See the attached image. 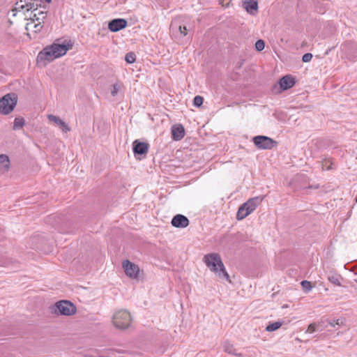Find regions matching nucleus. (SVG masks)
<instances>
[{"label":"nucleus","mask_w":357,"mask_h":357,"mask_svg":"<svg viewBox=\"0 0 357 357\" xmlns=\"http://www.w3.org/2000/svg\"><path fill=\"white\" fill-rule=\"evenodd\" d=\"M172 137L175 141L182 139L185 136V129L182 124H175L172 127Z\"/></svg>","instance_id":"13"},{"label":"nucleus","mask_w":357,"mask_h":357,"mask_svg":"<svg viewBox=\"0 0 357 357\" xmlns=\"http://www.w3.org/2000/svg\"><path fill=\"white\" fill-rule=\"evenodd\" d=\"M225 1L224 0H220V3L224 6Z\"/></svg>","instance_id":"33"},{"label":"nucleus","mask_w":357,"mask_h":357,"mask_svg":"<svg viewBox=\"0 0 357 357\" xmlns=\"http://www.w3.org/2000/svg\"><path fill=\"white\" fill-rule=\"evenodd\" d=\"M122 265L127 276L132 279L138 278L140 270L137 265L129 260H124Z\"/></svg>","instance_id":"9"},{"label":"nucleus","mask_w":357,"mask_h":357,"mask_svg":"<svg viewBox=\"0 0 357 357\" xmlns=\"http://www.w3.org/2000/svg\"><path fill=\"white\" fill-rule=\"evenodd\" d=\"M301 286L303 289L307 292L310 291L312 288L311 282L307 280L302 281Z\"/></svg>","instance_id":"27"},{"label":"nucleus","mask_w":357,"mask_h":357,"mask_svg":"<svg viewBox=\"0 0 357 357\" xmlns=\"http://www.w3.org/2000/svg\"><path fill=\"white\" fill-rule=\"evenodd\" d=\"M125 60L128 63H133L136 60V55L134 52H128L126 54Z\"/></svg>","instance_id":"25"},{"label":"nucleus","mask_w":357,"mask_h":357,"mask_svg":"<svg viewBox=\"0 0 357 357\" xmlns=\"http://www.w3.org/2000/svg\"><path fill=\"white\" fill-rule=\"evenodd\" d=\"M331 325L332 326H335V325H339V320L337 319V321H333V322H331Z\"/></svg>","instance_id":"32"},{"label":"nucleus","mask_w":357,"mask_h":357,"mask_svg":"<svg viewBox=\"0 0 357 357\" xmlns=\"http://www.w3.org/2000/svg\"><path fill=\"white\" fill-rule=\"evenodd\" d=\"M10 165L9 157L6 154H0V172H7L10 169Z\"/></svg>","instance_id":"20"},{"label":"nucleus","mask_w":357,"mask_h":357,"mask_svg":"<svg viewBox=\"0 0 357 357\" xmlns=\"http://www.w3.org/2000/svg\"><path fill=\"white\" fill-rule=\"evenodd\" d=\"M172 226L177 228H185L189 225V220L183 215H176L171 222Z\"/></svg>","instance_id":"12"},{"label":"nucleus","mask_w":357,"mask_h":357,"mask_svg":"<svg viewBox=\"0 0 357 357\" xmlns=\"http://www.w3.org/2000/svg\"><path fill=\"white\" fill-rule=\"evenodd\" d=\"M149 144L135 140L133 142V152L135 155H144L148 153Z\"/></svg>","instance_id":"15"},{"label":"nucleus","mask_w":357,"mask_h":357,"mask_svg":"<svg viewBox=\"0 0 357 357\" xmlns=\"http://www.w3.org/2000/svg\"><path fill=\"white\" fill-rule=\"evenodd\" d=\"M254 144L259 149H272L278 146V142L264 135H257L252 138Z\"/></svg>","instance_id":"7"},{"label":"nucleus","mask_w":357,"mask_h":357,"mask_svg":"<svg viewBox=\"0 0 357 357\" xmlns=\"http://www.w3.org/2000/svg\"><path fill=\"white\" fill-rule=\"evenodd\" d=\"M44 24L43 22H29L26 24L25 29L29 32L31 31L33 34L40 33L43 29Z\"/></svg>","instance_id":"17"},{"label":"nucleus","mask_w":357,"mask_h":357,"mask_svg":"<svg viewBox=\"0 0 357 357\" xmlns=\"http://www.w3.org/2000/svg\"><path fill=\"white\" fill-rule=\"evenodd\" d=\"M22 1L16 3V6L13 11L25 10L26 11L31 10V13L38 11L39 7H41V0H34L33 1L26 2L25 4H22Z\"/></svg>","instance_id":"8"},{"label":"nucleus","mask_w":357,"mask_h":357,"mask_svg":"<svg viewBox=\"0 0 357 357\" xmlns=\"http://www.w3.org/2000/svg\"><path fill=\"white\" fill-rule=\"evenodd\" d=\"M203 98L200 96H196L193 100V104L195 107H200L203 104Z\"/></svg>","instance_id":"28"},{"label":"nucleus","mask_w":357,"mask_h":357,"mask_svg":"<svg viewBox=\"0 0 357 357\" xmlns=\"http://www.w3.org/2000/svg\"><path fill=\"white\" fill-rule=\"evenodd\" d=\"M264 197L257 196L250 198L243 203L238 208L236 213V219L241 220L252 213L256 208L262 202Z\"/></svg>","instance_id":"3"},{"label":"nucleus","mask_w":357,"mask_h":357,"mask_svg":"<svg viewBox=\"0 0 357 357\" xmlns=\"http://www.w3.org/2000/svg\"><path fill=\"white\" fill-rule=\"evenodd\" d=\"M328 280L333 284L337 286H341L340 280H342V278L339 275H331L328 277Z\"/></svg>","instance_id":"24"},{"label":"nucleus","mask_w":357,"mask_h":357,"mask_svg":"<svg viewBox=\"0 0 357 357\" xmlns=\"http://www.w3.org/2000/svg\"><path fill=\"white\" fill-rule=\"evenodd\" d=\"M47 13L45 11H36L31 13V15L28 20L29 22H43L45 23V20L47 19Z\"/></svg>","instance_id":"16"},{"label":"nucleus","mask_w":357,"mask_h":357,"mask_svg":"<svg viewBox=\"0 0 357 357\" xmlns=\"http://www.w3.org/2000/svg\"><path fill=\"white\" fill-rule=\"evenodd\" d=\"M170 30L173 34L178 36H185L188 33L186 26L177 21H174L171 23Z\"/></svg>","instance_id":"10"},{"label":"nucleus","mask_w":357,"mask_h":357,"mask_svg":"<svg viewBox=\"0 0 357 357\" xmlns=\"http://www.w3.org/2000/svg\"><path fill=\"white\" fill-rule=\"evenodd\" d=\"M243 6L247 12L251 15L257 13L258 10V3L256 0H244Z\"/></svg>","instance_id":"18"},{"label":"nucleus","mask_w":357,"mask_h":357,"mask_svg":"<svg viewBox=\"0 0 357 357\" xmlns=\"http://www.w3.org/2000/svg\"><path fill=\"white\" fill-rule=\"evenodd\" d=\"M222 348L224 351L227 352L229 354L234 355L238 357H242L241 353H237L236 351V349L234 348V346L233 344H231L229 341L226 340L222 344Z\"/></svg>","instance_id":"21"},{"label":"nucleus","mask_w":357,"mask_h":357,"mask_svg":"<svg viewBox=\"0 0 357 357\" xmlns=\"http://www.w3.org/2000/svg\"><path fill=\"white\" fill-rule=\"evenodd\" d=\"M68 50L66 45L54 43L45 47L38 55L37 59L50 62L54 59L63 56Z\"/></svg>","instance_id":"2"},{"label":"nucleus","mask_w":357,"mask_h":357,"mask_svg":"<svg viewBox=\"0 0 357 357\" xmlns=\"http://www.w3.org/2000/svg\"><path fill=\"white\" fill-rule=\"evenodd\" d=\"M265 47V43L263 40H258L255 43V48L257 51H262Z\"/></svg>","instance_id":"29"},{"label":"nucleus","mask_w":357,"mask_h":357,"mask_svg":"<svg viewBox=\"0 0 357 357\" xmlns=\"http://www.w3.org/2000/svg\"><path fill=\"white\" fill-rule=\"evenodd\" d=\"M282 322L280 321L271 323L266 326V331L268 332L275 331L280 328L282 326Z\"/></svg>","instance_id":"23"},{"label":"nucleus","mask_w":357,"mask_h":357,"mask_svg":"<svg viewBox=\"0 0 357 357\" xmlns=\"http://www.w3.org/2000/svg\"><path fill=\"white\" fill-rule=\"evenodd\" d=\"M52 312L56 314L71 316L76 313L77 308L72 302L67 300H61L54 304Z\"/></svg>","instance_id":"4"},{"label":"nucleus","mask_w":357,"mask_h":357,"mask_svg":"<svg viewBox=\"0 0 357 357\" xmlns=\"http://www.w3.org/2000/svg\"><path fill=\"white\" fill-rule=\"evenodd\" d=\"M127 24L128 22L124 19H114L109 22L108 28L111 31L116 32L126 27Z\"/></svg>","instance_id":"11"},{"label":"nucleus","mask_w":357,"mask_h":357,"mask_svg":"<svg viewBox=\"0 0 357 357\" xmlns=\"http://www.w3.org/2000/svg\"><path fill=\"white\" fill-rule=\"evenodd\" d=\"M25 124V121L22 117H17L14 120L13 123V130H18L22 128Z\"/></svg>","instance_id":"22"},{"label":"nucleus","mask_w":357,"mask_h":357,"mask_svg":"<svg viewBox=\"0 0 357 357\" xmlns=\"http://www.w3.org/2000/svg\"><path fill=\"white\" fill-rule=\"evenodd\" d=\"M295 83V79L289 75L282 77L279 81L280 87L282 91L291 89Z\"/></svg>","instance_id":"14"},{"label":"nucleus","mask_w":357,"mask_h":357,"mask_svg":"<svg viewBox=\"0 0 357 357\" xmlns=\"http://www.w3.org/2000/svg\"><path fill=\"white\" fill-rule=\"evenodd\" d=\"M120 89V85L119 83H116L112 85L111 86V94L113 97L116 96L118 94V92Z\"/></svg>","instance_id":"26"},{"label":"nucleus","mask_w":357,"mask_h":357,"mask_svg":"<svg viewBox=\"0 0 357 357\" xmlns=\"http://www.w3.org/2000/svg\"><path fill=\"white\" fill-rule=\"evenodd\" d=\"M317 325L315 324H310L307 328V332L314 333L316 331Z\"/></svg>","instance_id":"31"},{"label":"nucleus","mask_w":357,"mask_h":357,"mask_svg":"<svg viewBox=\"0 0 357 357\" xmlns=\"http://www.w3.org/2000/svg\"><path fill=\"white\" fill-rule=\"evenodd\" d=\"M312 59V54L311 53H306L302 57V61L305 63L309 62Z\"/></svg>","instance_id":"30"},{"label":"nucleus","mask_w":357,"mask_h":357,"mask_svg":"<svg viewBox=\"0 0 357 357\" xmlns=\"http://www.w3.org/2000/svg\"><path fill=\"white\" fill-rule=\"evenodd\" d=\"M355 282L357 283V279L355 280Z\"/></svg>","instance_id":"35"},{"label":"nucleus","mask_w":357,"mask_h":357,"mask_svg":"<svg viewBox=\"0 0 357 357\" xmlns=\"http://www.w3.org/2000/svg\"><path fill=\"white\" fill-rule=\"evenodd\" d=\"M130 323L131 317L126 310L117 311L113 316V324L118 328H126L130 325Z\"/></svg>","instance_id":"6"},{"label":"nucleus","mask_w":357,"mask_h":357,"mask_svg":"<svg viewBox=\"0 0 357 357\" xmlns=\"http://www.w3.org/2000/svg\"><path fill=\"white\" fill-rule=\"evenodd\" d=\"M203 261L211 271L217 273L220 278H224L230 282L229 275L225 270V266L219 254H207L204 255Z\"/></svg>","instance_id":"1"},{"label":"nucleus","mask_w":357,"mask_h":357,"mask_svg":"<svg viewBox=\"0 0 357 357\" xmlns=\"http://www.w3.org/2000/svg\"><path fill=\"white\" fill-rule=\"evenodd\" d=\"M17 102V97L15 93H10L0 98V113L4 115L10 114L15 108Z\"/></svg>","instance_id":"5"},{"label":"nucleus","mask_w":357,"mask_h":357,"mask_svg":"<svg viewBox=\"0 0 357 357\" xmlns=\"http://www.w3.org/2000/svg\"><path fill=\"white\" fill-rule=\"evenodd\" d=\"M45 1L46 3H50V2L52 1V0H45Z\"/></svg>","instance_id":"34"},{"label":"nucleus","mask_w":357,"mask_h":357,"mask_svg":"<svg viewBox=\"0 0 357 357\" xmlns=\"http://www.w3.org/2000/svg\"><path fill=\"white\" fill-rule=\"evenodd\" d=\"M47 119L53 121L56 125L59 126L62 128V131L63 132H68L70 130V127L66 123L63 121H62L59 116H54L53 114H48Z\"/></svg>","instance_id":"19"}]
</instances>
